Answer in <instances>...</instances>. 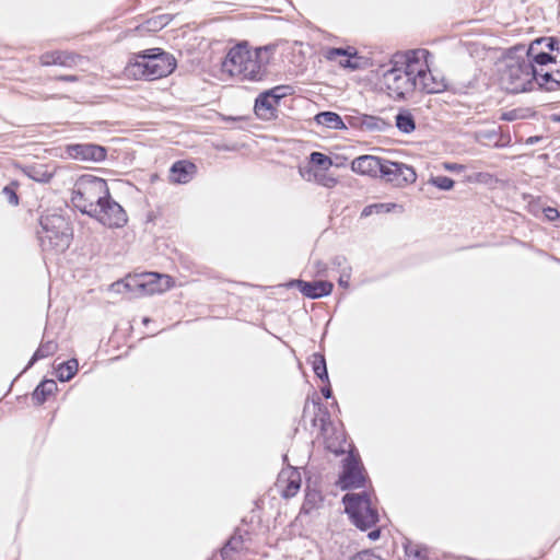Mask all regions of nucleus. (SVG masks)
<instances>
[{"label": "nucleus", "mask_w": 560, "mask_h": 560, "mask_svg": "<svg viewBox=\"0 0 560 560\" xmlns=\"http://www.w3.org/2000/svg\"><path fill=\"white\" fill-rule=\"evenodd\" d=\"M381 177L396 187H402L407 184L415 183L417 174L415 170L400 162H393L385 159Z\"/></svg>", "instance_id": "f8f14e48"}, {"label": "nucleus", "mask_w": 560, "mask_h": 560, "mask_svg": "<svg viewBox=\"0 0 560 560\" xmlns=\"http://www.w3.org/2000/svg\"><path fill=\"white\" fill-rule=\"evenodd\" d=\"M342 503L352 524L363 532L375 526L380 520L378 512L373 508L371 495L366 491L347 493L342 498Z\"/></svg>", "instance_id": "0eeeda50"}, {"label": "nucleus", "mask_w": 560, "mask_h": 560, "mask_svg": "<svg viewBox=\"0 0 560 560\" xmlns=\"http://www.w3.org/2000/svg\"><path fill=\"white\" fill-rule=\"evenodd\" d=\"M148 322H149V318H147V317H145V318L143 319V323H144V324H147Z\"/></svg>", "instance_id": "13d9d810"}, {"label": "nucleus", "mask_w": 560, "mask_h": 560, "mask_svg": "<svg viewBox=\"0 0 560 560\" xmlns=\"http://www.w3.org/2000/svg\"><path fill=\"white\" fill-rule=\"evenodd\" d=\"M18 184L15 182L10 183L2 189L3 196L7 198L8 202L12 206L19 205V196L16 194Z\"/></svg>", "instance_id": "ea45409f"}, {"label": "nucleus", "mask_w": 560, "mask_h": 560, "mask_svg": "<svg viewBox=\"0 0 560 560\" xmlns=\"http://www.w3.org/2000/svg\"><path fill=\"white\" fill-rule=\"evenodd\" d=\"M171 278L168 276H159L148 273L141 276L127 277L124 280L113 283V289L118 293L138 291L143 295L161 293L170 288Z\"/></svg>", "instance_id": "6e6552de"}, {"label": "nucleus", "mask_w": 560, "mask_h": 560, "mask_svg": "<svg viewBox=\"0 0 560 560\" xmlns=\"http://www.w3.org/2000/svg\"><path fill=\"white\" fill-rule=\"evenodd\" d=\"M404 548L406 560H427V550L422 546L407 540Z\"/></svg>", "instance_id": "2f4dec72"}, {"label": "nucleus", "mask_w": 560, "mask_h": 560, "mask_svg": "<svg viewBox=\"0 0 560 560\" xmlns=\"http://www.w3.org/2000/svg\"><path fill=\"white\" fill-rule=\"evenodd\" d=\"M310 161L316 166L322 167L323 170H328V167L331 166L332 164L328 155L317 151L311 153Z\"/></svg>", "instance_id": "4c0bfd02"}, {"label": "nucleus", "mask_w": 560, "mask_h": 560, "mask_svg": "<svg viewBox=\"0 0 560 560\" xmlns=\"http://www.w3.org/2000/svg\"><path fill=\"white\" fill-rule=\"evenodd\" d=\"M317 182L327 188H331L337 184V179L335 177L327 175H322L320 178H317Z\"/></svg>", "instance_id": "c03bdc74"}, {"label": "nucleus", "mask_w": 560, "mask_h": 560, "mask_svg": "<svg viewBox=\"0 0 560 560\" xmlns=\"http://www.w3.org/2000/svg\"><path fill=\"white\" fill-rule=\"evenodd\" d=\"M544 214H545V218L548 221H550V222L556 221L560 217L559 211L556 208H552V207L545 208L544 209Z\"/></svg>", "instance_id": "37998d69"}, {"label": "nucleus", "mask_w": 560, "mask_h": 560, "mask_svg": "<svg viewBox=\"0 0 560 560\" xmlns=\"http://www.w3.org/2000/svg\"><path fill=\"white\" fill-rule=\"evenodd\" d=\"M362 130L369 132H383L390 127L385 119L378 116L363 114Z\"/></svg>", "instance_id": "cd10ccee"}, {"label": "nucleus", "mask_w": 560, "mask_h": 560, "mask_svg": "<svg viewBox=\"0 0 560 560\" xmlns=\"http://www.w3.org/2000/svg\"><path fill=\"white\" fill-rule=\"evenodd\" d=\"M534 42H539V46L548 52L555 54V50H559L560 39L556 37H539Z\"/></svg>", "instance_id": "58836bf2"}, {"label": "nucleus", "mask_w": 560, "mask_h": 560, "mask_svg": "<svg viewBox=\"0 0 560 560\" xmlns=\"http://www.w3.org/2000/svg\"><path fill=\"white\" fill-rule=\"evenodd\" d=\"M57 389L58 386L55 380L45 378L35 387L32 393V399L35 405H43Z\"/></svg>", "instance_id": "5701e85b"}, {"label": "nucleus", "mask_w": 560, "mask_h": 560, "mask_svg": "<svg viewBox=\"0 0 560 560\" xmlns=\"http://www.w3.org/2000/svg\"><path fill=\"white\" fill-rule=\"evenodd\" d=\"M79 363L77 359H70L60 363L56 369V376L60 382L70 381L78 372Z\"/></svg>", "instance_id": "c85d7f7f"}, {"label": "nucleus", "mask_w": 560, "mask_h": 560, "mask_svg": "<svg viewBox=\"0 0 560 560\" xmlns=\"http://www.w3.org/2000/svg\"><path fill=\"white\" fill-rule=\"evenodd\" d=\"M338 57H342V59L339 60V65L343 68H348L351 70H355L359 68L358 62L353 61L352 59L357 57V51L354 49L350 48H330L327 54L326 58L328 60L335 61Z\"/></svg>", "instance_id": "aec40b11"}, {"label": "nucleus", "mask_w": 560, "mask_h": 560, "mask_svg": "<svg viewBox=\"0 0 560 560\" xmlns=\"http://www.w3.org/2000/svg\"><path fill=\"white\" fill-rule=\"evenodd\" d=\"M39 225L40 230L37 234L43 250L62 253L70 246L72 229L63 215L58 213L42 215Z\"/></svg>", "instance_id": "39448f33"}, {"label": "nucleus", "mask_w": 560, "mask_h": 560, "mask_svg": "<svg viewBox=\"0 0 560 560\" xmlns=\"http://www.w3.org/2000/svg\"><path fill=\"white\" fill-rule=\"evenodd\" d=\"M551 122L560 124V113H553L549 116Z\"/></svg>", "instance_id": "6e6d98bb"}, {"label": "nucleus", "mask_w": 560, "mask_h": 560, "mask_svg": "<svg viewBox=\"0 0 560 560\" xmlns=\"http://www.w3.org/2000/svg\"><path fill=\"white\" fill-rule=\"evenodd\" d=\"M108 192L107 182L104 178L84 174L74 183L71 202L81 213L90 215Z\"/></svg>", "instance_id": "423d86ee"}, {"label": "nucleus", "mask_w": 560, "mask_h": 560, "mask_svg": "<svg viewBox=\"0 0 560 560\" xmlns=\"http://www.w3.org/2000/svg\"><path fill=\"white\" fill-rule=\"evenodd\" d=\"M362 117H363V114H361V113L346 115L343 117V122H346V129L348 127H351V128L362 130V120H363Z\"/></svg>", "instance_id": "a19ab883"}, {"label": "nucleus", "mask_w": 560, "mask_h": 560, "mask_svg": "<svg viewBox=\"0 0 560 560\" xmlns=\"http://www.w3.org/2000/svg\"><path fill=\"white\" fill-rule=\"evenodd\" d=\"M491 179V175L489 173H477L475 175V180L479 183H488Z\"/></svg>", "instance_id": "8fccbe9b"}, {"label": "nucleus", "mask_w": 560, "mask_h": 560, "mask_svg": "<svg viewBox=\"0 0 560 560\" xmlns=\"http://www.w3.org/2000/svg\"><path fill=\"white\" fill-rule=\"evenodd\" d=\"M270 96L262 92L255 100L254 112L259 119L265 121L277 118V104L271 101Z\"/></svg>", "instance_id": "f3484780"}, {"label": "nucleus", "mask_w": 560, "mask_h": 560, "mask_svg": "<svg viewBox=\"0 0 560 560\" xmlns=\"http://www.w3.org/2000/svg\"><path fill=\"white\" fill-rule=\"evenodd\" d=\"M171 182L175 184H186L190 182L196 173V165L191 162L182 160L171 166Z\"/></svg>", "instance_id": "a211bd4d"}, {"label": "nucleus", "mask_w": 560, "mask_h": 560, "mask_svg": "<svg viewBox=\"0 0 560 560\" xmlns=\"http://www.w3.org/2000/svg\"><path fill=\"white\" fill-rule=\"evenodd\" d=\"M395 124L399 131L404 133H411L416 129V121L413 115L407 110H400L395 117Z\"/></svg>", "instance_id": "c756f323"}, {"label": "nucleus", "mask_w": 560, "mask_h": 560, "mask_svg": "<svg viewBox=\"0 0 560 560\" xmlns=\"http://www.w3.org/2000/svg\"><path fill=\"white\" fill-rule=\"evenodd\" d=\"M320 392H322L323 396H324L326 399H329V398H331V397H332V389H331V387H330L329 382L327 383V385H326V386L322 387Z\"/></svg>", "instance_id": "603ef678"}, {"label": "nucleus", "mask_w": 560, "mask_h": 560, "mask_svg": "<svg viewBox=\"0 0 560 560\" xmlns=\"http://www.w3.org/2000/svg\"><path fill=\"white\" fill-rule=\"evenodd\" d=\"M542 140H545V137H542V136H532V137L526 139L525 144L534 145V144H536V143H538V142H540Z\"/></svg>", "instance_id": "3c124183"}, {"label": "nucleus", "mask_w": 560, "mask_h": 560, "mask_svg": "<svg viewBox=\"0 0 560 560\" xmlns=\"http://www.w3.org/2000/svg\"><path fill=\"white\" fill-rule=\"evenodd\" d=\"M323 502L322 492L317 489L306 488L304 502L301 508V513L311 514L314 510L318 509Z\"/></svg>", "instance_id": "a878e982"}, {"label": "nucleus", "mask_w": 560, "mask_h": 560, "mask_svg": "<svg viewBox=\"0 0 560 560\" xmlns=\"http://www.w3.org/2000/svg\"><path fill=\"white\" fill-rule=\"evenodd\" d=\"M380 535H381V530L380 528H375L373 530H371L369 534H368V537L371 539V540H376L380 538Z\"/></svg>", "instance_id": "864d4df0"}, {"label": "nucleus", "mask_w": 560, "mask_h": 560, "mask_svg": "<svg viewBox=\"0 0 560 560\" xmlns=\"http://www.w3.org/2000/svg\"><path fill=\"white\" fill-rule=\"evenodd\" d=\"M350 277H351V267L350 266L343 267L340 271L338 284L343 289H348L350 285Z\"/></svg>", "instance_id": "79ce46f5"}, {"label": "nucleus", "mask_w": 560, "mask_h": 560, "mask_svg": "<svg viewBox=\"0 0 560 560\" xmlns=\"http://www.w3.org/2000/svg\"><path fill=\"white\" fill-rule=\"evenodd\" d=\"M444 168L450 172L458 173V172L464 171L466 168V166L463 164H458V163H445Z\"/></svg>", "instance_id": "de8ad7c7"}, {"label": "nucleus", "mask_w": 560, "mask_h": 560, "mask_svg": "<svg viewBox=\"0 0 560 560\" xmlns=\"http://www.w3.org/2000/svg\"><path fill=\"white\" fill-rule=\"evenodd\" d=\"M57 350H58V345L56 341L48 340L46 342H42L39 345V347L37 348V350L34 352V354L32 355V358L28 361L24 371H26L27 369L33 366L38 360H42V359H45V358H48V357L55 354Z\"/></svg>", "instance_id": "bb28decb"}, {"label": "nucleus", "mask_w": 560, "mask_h": 560, "mask_svg": "<svg viewBox=\"0 0 560 560\" xmlns=\"http://www.w3.org/2000/svg\"><path fill=\"white\" fill-rule=\"evenodd\" d=\"M520 51H525L524 45L510 48L501 71L500 84L508 93H524L535 89V67Z\"/></svg>", "instance_id": "20e7f679"}, {"label": "nucleus", "mask_w": 560, "mask_h": 560, "mask_svg": "<svg viewBox=\"0 0 560 560\" xmlns=\"http://www.w3.org/2000/svg\"><path fill=\"white\" fill-rule=\"evenodd\" d=\"M314 121L323 127L334 130H345L346 122H343V118L335 113V112H319L314 116Z\"/></svg>", "instance_id": "4be33fe9"}, {"label": "nucleus", "mask_w": 560, "mask_h": 560, "mask_svg": "<svg viewBox=\"0 0 560 560\" xmlns=\"http://www.w3.org/2000/svg\"><path fill=\"white\" fill-rule=\"evenodd\" d=\"M289 288H296L305 298L315 300L331 293L334 284L327 280L305 281L294 279L288 283Z\"/></svg>", "instance_id": "4468645a"}, {"label": "nucleus", "mask_w": 560, "mask_h": 560, "mask_svg": "<svg viewBox=\"0 0 560 560\" xmlns=\"http://www.w3.org/2000/svg\"><path fill=\"white\" fill-rule=\"evenodd\" d=\"M385 159L374 155H361L351 162V170L361 175L381 177Z\"/></svg>", "instance_id": "2eb2a0df"}, {"label": "nucleus", "mask_w": 560, "mask_h": 560, "mask_svg": "<svg viewBox=\"0 0 560 560\" xmlns=\"http://www.w3.org/2000/svg\"><path fill=\"white\" fill-rule=\"evenodd\" d=\"M530 63L536 66H547L549 63H558V55L548 52L539 46V42H532L525 51H520Z\"/></svg>", "instance_id": "dca6fc26"}, {"label": "nucleus", "mask_w": 560, "mask_h": 560, "mask_svg": "<svg viewBox=\"0 0 560 560\" xmlns=\"http://www.w3.org/2000/svg\"><path fill=\"white\" fill-rule=\"evenodd\" d=\"M428 183L444 191L451 190L455 185V182L451 177L442 175L431 176Z\"/></svg>", "instance_id": "e433bc0d"}, {"label": "nucleus", "mask_w": 560, "mask_h": 560, "mask_svg": "<svg viewBox=\"0 0 560 560\" xmlns=\"http://www.w3.org/2000/svg\"><path fill=\"white\" fill-rule=\"evenodd\" d=\"M244 535H247L246 530L236 528L233 535L226 540L220 550V555L223 560L231 559L233 552H237L243 549Z\"/></svg>", "instance_id": "412c9836"}, {"label": "nucleus", "mask_w": 560, "mask_h": 560, "mask_svg": "<svg viewBox=\"0 0 560 560\" xmlns=\"http://www.w3.org/2000/svg\"><path fill=\"white\" fill-rule=\"evenodd\" d=\"M273 50L271 45L249 49L246 42L237 44L226 54L223 70L242 80L260 81Z\"/></svg>", "instance_id": "f03ea898"}, {"label": "nucleus", "mask_w": 560, "mask_h": 560, "mask_svg": "<svg viewBox=\"0 0 560 560\" xmlns=\"http://www.w3.org/2000/svg\"><path fill=\"white\" fill-rule=\"evenodd\" d=\"M108 229L124 228L128 222L125 209L108 192L89 215Z\"/></svg>", "instance_id": "1a4fd4ad"}, {"label": "nucleus", "mask_w": 560, "mask_h": 560, "mask_svg": "<svg viewBox=\"0 0 560 560\" xmlns=\"http://www.w3.org/2000/svg\"><path fill=\"white\" fill-rule=\"evenodd\" d=\"M430 56L427 49H415L395 54L390 60V68L382 73V84L387 95L395 101L409 97L417 90V74L415 58Z\"/></svg>", "instance_id": "f257e3e1"}, {"label": "nucleus", "mask_w": 560, "mask_h": 560, "mask_svg": "<svg viewBox=\"0 0 560 560\" xmlns=\"http://www.w3.org/2000/svg\"><path fill=\"white\" fill-rule=\"evenodd\" d=\"M177 67L175 57L162 48H149L132 54L126 73L136 80H156L170 75Z\"/></svg>", "instance_id": "7ed1b4c3"}, {"label": "nucleus", "mask_w": 560, "mask_h": 560, "mask_svg": "<svg viewBox=\"0 0 560 560\" xmlns=\"http://www.w3.org/2000/svg\"><path fill=\"white\" fill-rule=\"evenodd\" d=\"M368 476L358 454L349 452L343 459L342 471L337 485L341 490L359 489L365 486Z\"/></svg>", "instance_id": "9d476101"}, {"label": "nucleus", "mask_w": 560, "mask_h": 560, "mask_svg": "<svg viewBox=\"0 0 560 560\" xmlns=\"http://www.w3.org/2000/svg\"><path fill=\"white\" fill-rule=\"evenodd\" d=\"M25 174L38 183H48L54 177V171L45 164L30 165L24 170Z\"/></svg>", "instance_id": "393cba45"}, {"label": "nucleus", "mask_w": 560, "mask_h": 560, "mask_svg": "<svg viewBox=\"0 0 560 560\" xmlns=\"http://www.w3.org/2000/svg\"><path fill=\"white\" fill-rule=\"evenodd\" d=\"M395 207H396L395 203H373V205H369V206L363 208V210L361 212V218H368V217H370V215H372L374 213L378 214V213L389 212Z\"/></svg>", "instance_id": "72a5a7b5"}, {"label": "nucleus", "mask_w": 560, "mask_h": 560, "mask_svg": "<svg viewBox=\"0 0 560 560\" xmlns=\"http://www.w3.org/2000/svg\"><path fill=\"white\" fill-rule=\"evenodd\" d=\"M332 265L338 268V269H342L343 267L348 266L347 265V258L345 256H336L334 259H332Z\"/></svg>", "instance_id": "09e8293b"}, {"label": "nucleus", "mask_w": 560, "mask_h": 560, "mask_svg": "<svg viewBox=\"0 0 560 560\" xmlns=\"http://www.w3.org/2000/svg\"><path fill=\"white\" fill-rule=\"evenodd\" d=\"M65 153L77 161L100 163L106 159L107 149L95 143H70L65 147Z\"/></svg>", "instance_id": "ddd939ff"}, {"label": "nucleus", "mask_w": 560, "mask_h": 560, "mask_svg": "<svg viewBox=\"0 0 560 560\" xmlns=\"http://www.w3.org/2000/svg\"><path fill=\"white\" fill-rule=\"evenodd\" d=\"M346 438L343 433H339L336 438L329 436L326 439V448L335 455H342L346 453Z\"/></svg>", "instance_id": "473e14b6"}, {"label": "nucleus", "mask_w": 560, "mask_h": 560, "mask_svg": "<svg viewBox=\"0 0 560 560\" xmlns=\"http://www.w3.org/2000/svg\"><path fill=\"white\" fill-rule=\"evenodd\" d=\"M57 80L65 82H75L78 78L75 75H60L57 78Z\"/></svg>", "instance_id": "5fc2aeb1"}, {"label": "nucleus", "mask_w": 560, "mask_h": 560, "mask_svg": "<svg viewBox=\"0 0 560 560\" xmlns=\"http://www.w3.org/2000/svg\"><path fill=\"white\" fill-rule=\"evenodd\" d=\"M311 363H312L314 374L322 382L328 383L329 377H328V371H327V365H326V359H325L324 354H322L319 352L313 353L311 357Z\"/></svg>", "instance_id": "7c9ffc66"}, {"label": "nucleus", "mask_w": 560, "mask_h": 560, "mask_svg": "<svg viewBox=\"0 0 560 560\" xmlns=\"http://www.w3.org/2000/svg\"><path fill=\"white\" fill-rule=\"evenodd\" d=\"M545 89L547 91H556L560 88V83H558V77L556 75V71H546L545 73L538 72L535 67V88Z\"/></svg>", "instance_id": "b1692460"}, {"label": "nucleus", "mask_w": 560, "mask_h": 560, "mask_svg": "<svg viewBox=\"0 0 560 560\" xmlns=\"http://www.w3.org/2000/svg\"><path fill=\"white\" fill-rule=\"evenodd\" d=\"M301 488V478L299 472H294L288 480L285 488L282 491L284 498L294 497Z\"/></svg>", "instance_id": "f704fd0d"}, {"label": "nucleus", "mask_w": 560, "mask_h": 560, "mask_svg": "<svg viewBox=\"0 0 560 560\" xmlns=\"http://www.w3.org/2000/svg\"><path fill=\"white\" fill-rule=\"evenodd\" d=\"M292 86L290 85H278V86H275L270 90H267L265 91L266 93H268L271 98V101L273 103H276L277 105L279 104V102L287 95L291 94L292 93Z\"/></svg>", "instance_id": "c9c22d12"}, {"label": "nucleus", "mask_w": 560, "mask_h": 560, "mask_svg": "<svg viewBox=\"0 0 560 560\" xmlns=\"http://www.w3.org/2000/svg\"><path fill=\"white\" fill-rule=\"evenodd\" d=\"M427 57L424 58H415V68L419 70V74H417V90L429 94H435L444 92L447 89V83L444 75L440 73H433L429 67Z\"/></svg>", "instance_id": "9b49d317"}, {"label": "nucleus", "mask_w": 560, "mask_h": 560, "mask_svg": "<svg viewBox=\"0 0 560 560\" xmlns=\"http://www.w3.org/2000/svg\"><path fill=\"white\" fill-rule=\"evenodd\" d=\"M520 118L518 112L516 109L509 110L502 114L501 119L506 121H513Z\"/></svg>", "instance_id": "49530a36"}, {"label": "nucleus", "mask_w": 560, "mask_h": 560, "mask_svg": "<svg viewBox=\"0 0 560 560\" xmlns=\"http://www.w3.org/2000/svg\"><path fill=\"white\" fill-rule=\"evenodd\" d=\"M557 65H559V68L556 69L555 71H556V75L558 77V83H560V59H558V63Z\"/></svg>", "instance_id": "4d7b16f0"}, {"label": "nucleus", "mask_w": 560, "mask_h": 560, "mask_svg": "<svg viewBox=\"0 0 560 560\" xmlns=\"http://www.w3.org/2000/svg\"><path fill=\"white\" fill-rule=\"evenodd\" d=\"M80 55L67 51H52L46 52L40 57L43 66L59 65L63 67H72L77 65L78 60H81Z\"/></svg>", "instance_id": "6ab92c4d"}, {"label": "nucleus", "mask_w": 560, "mask_h": 560, "mask_svg": "<svg viewBox=\"0 0 560 560\" xmlns=\"http://www.w3.org/2000/svg\"><path fill=\"white\" fill-rule=\"evenodd\" d=\"M350 560H382V559L369 551H362V552H359L355 556H353Z\"/></svg>", "instance_id": "a18cd8bd"}]
</instances>
